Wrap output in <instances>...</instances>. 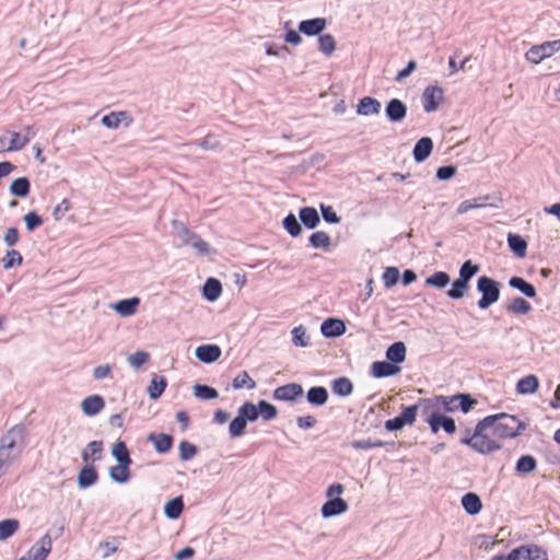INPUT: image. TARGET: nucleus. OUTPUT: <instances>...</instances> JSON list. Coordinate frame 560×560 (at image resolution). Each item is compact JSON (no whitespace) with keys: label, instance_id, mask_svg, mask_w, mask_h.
<instances>
[{"label":"nucleus","instance_id":"15","mask_svg":"<svg viewBox=\"0 0 560 560\" xmlns=\"http://www.w3.org/2000/svg\"><path fill=\"white\" fill-rule=\"evenodd\" d=\"M326 24L324 18L305 20L299 24V31L307 36H314L320 34L326 27Z\"/></svg>","mask_w":560,"mask_h":560},{"label":"nucleus","instance_id":"54","mask_svg":"<svg viewBox=\"0 0 560 560\" xmlns=\"http://www.w3.org/2000/svg\"><path fill=\"white\" fill-rule=\"evenodd\" d=\"M258 411L259 416H261V418L266 421L275 419L278 416L277 408L266 400H260L258 402Z\"/></svg>","mask_w":560,"mask_h":560},{"label":"nucleus","instance_id":"33","mask_svg":"<svg viewBox=\"0 0 560 560\" xmlns=\"http://www.w3.org/2000/svg\"><path fill=\"white\" fill-rule=\"evenodd\" d=\"M184 510V502L182 497L174 498L166 502L164 506L165 515L171 520H176L180 516Z\"/></svg>","mask_w":560,"mask_h":560},{"label":"nucleus","instance_id":"56","mask_svg":"<svg viewBox=\"0 0 560 560\" xmlns=\"http://www.w3.org/2000/svg\"><path fill=\"white\" fill-rule=\"evenodd\" d=\"M22 255L15 250V249H12V250H9L7 252L5 256L2 258V262H3V268L4 269H10L14 266H20L22 264Z\"/></svg>","mask_w":560,"mask_h":560},{"label":"nucleus","instance_id":"61","mask_svg":"<svg viewBox=\"0 0 560 560\" xmlns=\"http://www.w3.org/2000/svg\"><path fill=\"white\" fill-rule=\"evenodd\" d=\"M292 341L295 346L305 347L307 346V337L305 329L302 326L294 327L292 329Z\"/></svg>","mask_w":560,"mask_h":560},{"label":"nucleus","instance_id":"59","mask_svg":"<svg viewBox=\"0 0 560 560\" xmlns=\"http://www.w3.org/2000/svg\"><path fill=\"white\" fill-rule=\"evenodd\" d=\"M178 448H179V457L182 460H188V459L192 458L197 453V447L187 441H182L179 443Z\"/></svg>","mask_w":560,"mask_h":560},{"label":"nucleus","instance_id":"8","mask_svg":"<svg viewBox=\"0 0 560 560\" xmlns=\"http://www.w3.org/2000/svg\"><path fill=\"white\" fill-rule=\"evenodd\" d=\"M172 224L179 230L180 236L184 237L186 245L192 246L200 254H207L209 252V244L197 234L190 232L184 223L174 220Z\"/></svg>","mask_w":560,"mask_h":560},{"label":"nucleus","instance_id":"19","mask_svg":"<svg viewBox=\"0 0 560 560\" xmlns=\"http://www.w3.org/2000/svg\"><path fill=\"white\" fill-rule=\"evenodd\" d=\"M400 369L388 361H376L372 364V374L374 377H387L397 374Z\"/></svg>","mask_w":560,"mask_h":560},{"label":"nucleus","instance_id":"26","mask_svg":"<svg viewBox=\"0 0 560 560\" xmlns=\"http://www.w3.org/2000/svg\"><path fill=\"white\" fill-rule=\"evenodd\" d=\"M462 505L469 515H476L482 509L480 498L474 492H468L463 495Z\"/></svg>","mask_w":560,"mask_h":560},{"label":"nucleus","instance_id":"2","mask_svg":"<svg viewBox=\"0 0 560 560\" xmlns=\"http://www.w3.org/2000/svg\"><path fill=\"white\" fill-rule=\"evenodd\" d=\"M487 418H492V422L489 423V432L501 440L514 438L523 429L522 423L514 416L499 413Z\"/></svg>","mask_w":560,"mask_h":560},{"label":"nucleus","instance_id":"63","mask_svg":"<svg viewBox=\"0 0 560 560\" xmlns=\"http://www.w3.org/2000/svg\"><path fill=\"white\" fill-rule=\"evenodd\" d=\"M88 452L90 453L92 462L101 458L103 452V443L101 441H92L88 444Z\"/></svg>","mask_w":560,"mask_h":560},{"label":"nucleus","instance_id":"4","mask_svg":"<svg viewBox=\"0 0 560 560\" xmlns=\"http://www.w3.org/2000/svg\"><path fill=\"white\" fill-rule=\"evenodd\" d=\"M502 207V199L500 197L485 195L479 196L472 199L465 200L459 203L457 207L456 212L458 214L467 213L470 210L474 209H483V208H501Z\"/></svg>","mask_w":560,"mask_h":560},{"label":"nucleus","instance_id":"36","mask_svg":"<svg viewBox=\"0 0 560 560\" xmlns=\"http://www.w3.org/2000/svg\"><path fill=\"white\" fill-rule=\"evenodd\" d=\"M300 219L308 229H314L319 223V215L316 209L306 207L300 210Z\"/></svg>","mask_w":560,"mask_h":560},{"label":"nucleus","instance_id":"1","mask_svg":"<svg viewBox=\"0 0 560 560\" xmlns=\"http://www.w3.org/2000/svg\"><path fill=\"white\" fill-rule=\"evenodd\" d=\"M490 419L491 418H485L479 421L471 438H462L460 442L480 454H490L500 450L501 444L490 438L489 423L492 422Z\"/></svg>","mask_w":560,"mask_h":560},{"label":"nucleus","instance_id":"25","mask_svg":"<svg viewBox=\"0 0 560 560\" xmlns=\"http://www.w3.org/2000/svg\"><path fill=\"white\" fill-rule=\"evenodd\" d=\"M539 381L537 376L530 374L521 378L516 383V392L521 395L535 394L538 390Z\"/></svg>","mask_w":560,"mask_h":560},{"label":"nucleus","instance_id":"35","mask_svg":"<svg viewBox=\"0 0 560 560\" xmlns=\"http://www.w3.org/2000/svg\"><path fill=\"white\" fill-rule=\"evenodd\" d=\"M509 284L512 288L521 291L523 294H525L528 298H535L536 296V289L534 288V285H532L530 283H528L527 281H525L521 277H512L509 280Z\"/></svg>","mask_w":560,"mask_h":560},{"label":"nucleus","instance_id":"38","mask_svg":"<svg viewBox=\"0 0 560 560\" xmlns=\"http://www.w3.org/2000/svg\"><path fill=\"white\" fill-rule=\"evenodd\" d=\"M310 243L315 248L328 250L331 245V238L325 231H317L310 236Z\"/></svg>","mask_w":560,"mask_h":560},{"label":"nucleus","instance_id":"47","mask_svg":"<svg viewBox=\"0 0 560 560\" xmlns=\"http://www.w3.org/2000/svg\"><path fill=\"white\" fill-rule=\"evenodd\" d=\"M318 43L319 50L326 56H331L336 50V42L334 36L330 34L320 35L318 38Z\"/></svg>","mask_w":560,"mask_h":560},{"label":"nucleus","instance_id":"52","mask_svg":"<svg viewBox=\"0 0 560 560\" xmlns=\"http://www.w3.org/2000/svg\"><path fill=\"white\" fill-rule=\"evenodd\" d=\"M10 137L9 149H11V151L22 150L30 142V137L27 135L22 136L16 131H12Z\"/></svg>","mask_w":560,"mask_h":560},{"label":"nucleus","instance_id":"22","mask_svg":"<svg viewBox=\"0 0 560 560\" xmlns=\"http://www.w3.org/2000/svg\"><path fill=\"white\" fill-rule=\"evenodd\" d=\"M380 110L381 103L376 98L370 96L361 98L357 106V113L363 116L376 115Z\"/></svg>","mask_w":560,"mask_h":560},{"label":"nucleus","instance_id":"44","mask_svg":"<svg viewBox=\"0 0 560 560\" xmlns=\"http://www.w3.org/2000/svg\"><path fill=\"white\" fill-rule=\"evenodd\" d=\"M20 523L14 518H7L0 522V540L11 537L18 529Z\"/></svg>","mask_w":560,"mask_h":560},{"label":"nucleus","instance_id":"46","mask_svg":"<svg viewBox=\"0 0 560 560\" xmlns=\"http://www.w3.org/2000/svg\"><path fill=\"white\" fill-rule=\"evenodd\" d=\"M232 385L234 389H241L244 387L253 389L256 387V382L249 376V374L246 371H243L234 377Z\"/></svg>","mask_w":560,"mask_h":560},{"label":"nucleus","instance_id":"51","mask_svg":"<svg viewBox=\"0 0 560 560\" xmlns=\"http://www.w3.org/2000/svg\"><path fill=\"white\" fill-rule=\"evenodd\" d=\"M113 455L117 459L118 463H129L131 464V458L129 456V451L126 444L122 441H118L113 446Z\"/></svg>","mask_w":560,"mask_h":560},{"label":"nucleus","instance_id":"5","mask_svg":"<svg viewBox=\"0 0 560 560\" xmlns=\"http://www.w3.org/2000/svg\"><path fill=\"white\" fill-rule=\"evenodd\" d=\"M558 50H560V39L546 42L538 46H533L528 49L525 57L529 62L537 65L545 58L552 56Z\"/></svg>","mask_w":560,"mask_h":560},{"label":"nucleus","instance_id":"43","mask_svg":"<svg viewBox=\"0 0 560 560\" xmlns=\"http://www.w3.org/2000/svg\"><path fill=\"white\" fill-rule=\"evenodd\" d=\"M353 385L347 377H339L332 382V392L339 396H348L352 393Z\"/></svg>","mask_w":560,"mask_h":560},{"label":"nucleus","instance_id":"60","mask_svg":"<svg viewBox=\"0 0 560 560\" xmlns=\"http://www.w3.org/2000/svg\"><path fill=\"white\" fill-rule=\"evenodd\" d=\"M399 279V270L395 267H388L383 273V281L386 288H390L397 283Z\"/></svg>","mask_w":560,"mask_h":560},{"label":"nucleus","instance_id":"45","mask_svg":"<svg viewBox=\"0 0 560 560\" xmlns=\"http://www.w3.org/2000/svg\"><path fill=\"white\" fill-rule=\"evenodd\" d=\"M451 281L450 276L444 271H436L431 277H428L425 279V284L443 289L445 288Z\"/></svg>","mask_w":560,"mask_h":560},{"label":"nucleus","instance_id":"48","mask_svg":"<svg viewBox=\"0 0 560 560\" xmlns=\"http://www.w3.org/2000/svg\"><path fill=\"white\" fill-rule=\"evenodd\" d=\"M508 310L514 314H527L532 310V305L529 302L524 300L523 298H515L512 300L511 304L508 306Z\"/></svg>","mask_w":560,"mask_h":560},{"label":"nucleus","instance_id":"7","mask_svg":"<svg viewBox=\"0 0 560 560\" xmlns=\"http://www.w3.org/2000/svg\"><path fill=\"white\" fill-rule=\"evenodd\" d=\"M505 560H548L547 553L537 546H521L513 549Z\"/></svg>","mask_w":560,"mask_h":560},{"label":"nucleus","instance_id":"16","mask_svg":"<svg viewBox=\"0 0 560 560\" xmlns=\"http://www.w3.org/2000/svg\"><path fill=\"white\" fill-rule=\"evenodd\" d=\"M320 330L326 337H339L345 334L346 325L341 319L327 318L322 324Z\"/></svg>","mask_w":560,"mask_h":560},{"label":"nucleus","instance_id":"27","mask_svg":"<svg viewBox=\"0 0 560 560\" xmlns=\"http://www.w3.org/2000/svg\"><path fill=\"white\" fill-rule=\"evenodd\" d=\"M508 244L511 250L518 257L523 258L526 255L527 242L521 235L508 234Z\"/></svg>","mask_w":560,"mask_h":560},{"label":"nucleus","instance_id":"17","mask_svg":"<svg viewBox=\"0 0 560 560\" xmlns=\"http://www.w3.org/2000/svg\"><path fill=\"white\" fill-rule=\"evenodd\" d=\"M348 510L347 502L341 498H335L328 500L323 506H322V515L324 517H331L335 515H339Z\"/></svg>","mask_w":560,"mask_h":560},{"label":"nucleus","instance_id":"39","mask_svg":"<svg viewBox=\"0 0 560 560\" xmlns=\"http://www.w3.org/2000/svg\"><path fill=\"white\" fill-rule=\"evenodd\" d=\"M537 467V463L534 456L523 455L516 463L515 470L521 475H527L533 472Z\"/></svg>","mask_w":560,"mask_h":560},{"label":"nucleus","instance_id":"10","mask_svg":"<svg viewBox=\"0 0 560 560\" xmlns=\"http://www.w3.org/2000/svg\"><path fill=\"white\" fill-rule=\"evenodd\" d=\"M417 410V405L406 407L399 416L385 421V429L388 431H396L407 424L413 423L416 421Z\"/></svg>","mask_w":560,"mask_h":560},{"label":"nucleus","instance_id":"34","mask_svg":"<svg viewBox=\"0 0 560 560\" xmlns=\"http://www.w3.org/2000/svg\"><path fill=\"white\" fill-rule=\"evenodd\" d=\"M469 290V282L463 280L462 278H457L452 288L447 291V296L453 300L463 299Z\"/></svg>","mask_w":560,"mask_h":560},{"label":"nucleus","instance_id":"9","mask_svg":"<svg viewBox=\"0 0 560 560\" xmlns=\"http://www.w3.org/2000/svg\"><path fill=\"white\" fill-rule=\"evenodd\" d=\"M417 410V405L406 407L399 416L385 421V429L388 431H396L407 424L413 423L416 421Z\"/></svg>","mask_w":560,"mask_h":560},{"label":"nucleus","instance_id":"18","mask_svg":"<svg viewBox=\"0 0 560 560\" xmlns=\"http://www.w3.org/2000/svg\"><path fill=\"white\" fill-rule=\"evenodd\" d=\"M221 355V349L217 345H205L199 346L196 349V357L206 363H212L217 361Z\"/></svg>","mask_w":560,"mask_h":560},{"label":"nucleus","instance_id":"40","mask_svg":"<svg viewBox=\"0 0 560 560\" xmlns=\"http://www.w3.org/2000/svg\"><path fill=\"white\" fill-rule=\"evenodd\" d=\"M23 438V431L19 428H12L7 435L2 439V448L0 451L3 452V448L12 450L15 447L19 441Z\"/></svg>","mask_w":560,"mask_h":560},{"label":"nucleus","instance_id":"11","mask_svg":"<svg viewBox=\"0 0 560 560\" xmlns=\"http://www.w3.org/2000/svg\"><path fill=\"white\" fill-rule=\"evenodd\" d=\"M417 410V405L406 407L399 416L385 421V429L388 431H396L407 424L413 423L416 421Z\"/></svg>","mask_w":560,"mask_h":560},{"label":"nucleus","instance_id":"13","mask_svg":"<svg viewBox=\"0 0 560 560\" xmlns=\"http://www.w3.org/2000/svg\"><path fill=\"white\" fill-rule=\"evenodd\" d=\"M303 394V388L300 384L290 383L279 386L273 392V398L277 400L291 401L296 399Z\"/></svg>","mask_w":560,"mask_h":560},{"label":"nucleus","instance_id":"55","mask_svg":"<svg viewBox=\"0 0 560 560\" xmlns=\"http://www.w3.org/2000/svg\"><path fill=\"white\" fill-rule=\"evenodd\" d=\"M194 393L197 397L201 399H215L219 396L217 389H214L213 387L200 384L194 386Z\"/></svg>","mask_w":560,"mask_h":560},{"label":"nucleus","instance_id":"21","mask_svg":"<svg viewBox=\"0 0 560 560\" xmlns=\"http://www.w3.org/2000/svg\"><path fill=\"white\" fill-rule=\"evenodd\" d=\"M406 113L407 108L405 104L397 98L389 101L386 106V116L392 121L402 120L406 116Z\"/></svg>","mask_w":560,"mask_h":560},{"label":"nucleus","instance_id":"37","mask_svg":"<svg viewBox=\"0 0 560 560\" xmlns=\"http://www.w3.org/2000/svg\"><path fill=\"white\" fill-rule=\"evenodd\" d=\"M222 292V285L219 280L210 278L207 280L203 287V295L209 301H215Z\"/></svg>","mask_w":560,"mask_h":560},{"label":"nucleus","instance_id":"29","mask_svg":"<svg viewBox=\"0 0 560 560\" xmlns=\"http://www.w3.org/2000/svg\"><path fill=\"white\" fill-rule=\"evenodd\" d=\"M130 464L129 463H118L117 465L110 467L109 476L110 478L119 483L127 482L130 477Z\"/></svg>","mask_w":560,"mask_h":560},{"label":"nucleus","instance_id":"57","mask_svg":"<svg viewBox=\"0 0 560 560\" xmlns=\"http://www.w3.org/2000/svg\"><path fill=\"white\" fill-rule=\"evenodd\" d=\"M284 229L294 237L301 234L302 228L293 214H289L283 220Z\"/></svg>","mask_w":560,"mask_h":560},{"label":"nucleus","instance_id":"31","mask_svg":"<svg viewBox=\"0 0 560 560\" xmlns=\"http://www.w3.org/2000/svg\"><path fill=\"white\" fill-rule=\"evenodd\" d=\"M406 347L404 342L397 341L393 343L386 351V358L389 362L397 364L405 360Z\"/></svg>","mask_w":560,"mask_h":560},{"label":"nucleus","instance_id":"32","mask_svg":"<svg viewBox=\"0 0 560 560\" xmlns=\"http://www.w3.org/2000/svg\"><path fill=\"white\" fill-rule=\"evenodd\" d=\"M306 397L310 404L323 406L328 400V392L325 387L316 386L308 389Z\"/></svg>","mask_w":560,"mask_h":560},{"label":"nucleus","instance_id":"58","mask_svg":"<svg viewBox=\"0 0 560 560\" xmlns=\"http://www.w3.org/2000/svg\"><path fill=\"white\" fill-rule=\"evenodd\" d=\"M459 401V405L458 407L460 408V410L463 412H468L471 407L476 404V400L472 399L469 395L467 394H459V395H455L453 397H451V401Z\"/></svg>","mask_w":560,"mask_h":560},{"label":"nucleus","instance_id":"14","mask_svg":"<svg viewBox=\"0 0 560 560\" xmlns=\"http://www.w3.org/2000/svg\"><path fill=\"white\" fill-rule=\"evenodd\" d=\"M428 422L431 427L432 432L436 433L440 428H443L444 431L448 434H452L456 431L455 421L452 418L445 417L440 413H432Z\"/></svg>","mask_w":560,"mask_h":560},{"label":"nucleus","instance_id":"12","mask_svg":"<svg viewBox=\"0 0 560 560\" xmlns=\"http://www.w3.org/2000/svg\"><path fill=\"white\" fill-rule=\"evenodd\" d=\"M51 550V538L48 534L44 535L35 546H33L26 557L20 560H45Z\"/></svg>","mask_w":560,"mask_h":560},{"label":"nucleus","instance_id":"41","mask_svg":"<svg viewBox=\"0 0 560 560\" xmlns=\"http://www.w3.org/2000/svg\"><path fill=\"white\" fill-rule=\"evenodd\" d=\"M165 387H166V380L163 376H161V377L154 376L151 380L150 385L148 386V394H149L150 398L158 399L165 390Z\"/></svg>","mask_w":560,"mask_h":560},{"label":"nucleus","instance_id":"24","mask_svg":"<svg viewBox=\"0 0 560 560\" xmlns=\"http://www.w3.org/2000/svg\"><path fill=\"white\" fill-rule=\"evenodd\" d=\"M148 440L153 443L158 453H167L173 445V438L165 433H151L149 434Z\"/></svg>","mask_w":560,"mask_h":560},{"label":"nucleus","instance_id":"62","mask_svg":"<svg viewBox=\"0 0 560 560\" xmlns=\"http://www.w3.org/2000/svg\"><path fill=\"white\" fill-rule=\"evenodd\" d=\"M150 355L144 351H137L128 358L130 365L135 369H139L149 360Z\"/></svg>","mask_w":560,"mask_h":560},{"label":"nucleus","instance_id":"42","mask_svg":"<svg viewBox=\"0 0 560 560\" xmlns=\"http://www.w3.org/2000/svg\"><path fill=\"white\" fill-rule=\"evenodd\" d=\"M10 191L16 197H26L30 192V182L26 177H20L11 183Z\"/></svg>","mask_w":560,"mask_h":560},{"label":"nucleus","instance_id":"30","mask_svg":"<svg viewBox=\"0 0 560 560\" xmlns=\"http://www.w3.org/2000/svg\"><path fill=\"white\" fill-rule=\"evenodd\" d=\"M126 119H128L127 125L132 120L126 112H112L103 116L102 124L107 128L116 129L119 127L120 122Z\"/></svg>","mask_w":560,"mask_h":560},{"label":"nucleus","instance_id":"3","mask_svg":"<svg viewBox=\"0 0 560 560\" xmlns=\"http://www.w3.org/2000/svg\"><path fill=\"white\" fill-rule=\"evenodd\" d=\"M477 290L481 293V299L478 301L481 310H487L500 299V283L487 276H481L477 280Z\"/></svg>","mask_w":560,"mask_h":560},{"label":"nucleus","instance_id":"53","mask_svg":"<svg viewBox=\"0 0 560 560\" xmlns=\"http://www.w3.org/2000/svg\"><path fill=\"white\" fill-rule=\"evenodd\" d=\"M247 421L242 416H237L235 419H233L230 423L229 431L230 435L232 438L241 436L246 429Z\"/></svg>","mask_w":560,"mask_h":560},{"label":"nucleus","instance_id":"64","mask_svg":"<svg viewBox=\"0 0 560 560\" xmlns=\"http://www.w3.org/2000/svg\"><path fill=\"white\" fill-rule=\"evenodd\" d=\"M24 221L28 231H33L43 223L42 218L33 211L24 215Z\"/></svg>","mask_w":560,"mask_h":560},{"label":"nucleus","instance_id":"50","mask_svg":"<svg viewBox=\"0 0 560 560\" xmlns=\"http://www.w3.org/2000/svg\"><path fill=\"white\" fill-rule=\"evenodd\" d=\"M479 265L474 264L471 260H466L459 269L458 277L469 282L471 278L479 272Z\"/></svg>","mask_w":560,"mask_h":560},{"label":"nucleus","instance_id":"49","mask_svg":"<svg viewBox=\"0 0 560 560\" xmlns=\"http://www.w3.org/2000/svg\"><path fill=\"white\" fill-rule=\"evenodd\" d=\"M238 415L245 418L246 421H255L259 417L258 405L245 402L238 409Z\"/></svg>","mask_w":560,"mask_h":560},{"label":"nucleus","instance_id":"23","mask_svg":"<svg viewBox=\"0 0 560 560\" xmlns=\"http://www.w3.org/2000/svg\"><path fill=\"white\" fill-rule=\"evenodd\" d=\"M140 300L138 298L120 300L114 304L113 308L124 317L131 316L137 312Z\"/></svg>","mask_w":560,"mask_h":560},{"label":"nucleus","instance_id":"28","mask_svg":"<svg viewBox=\"0 0 560 560\" xmlns=\"http://www.w3.org/2000/svg\"><path fill=\"white\" fill-rule=\"evenodd\" d=\"M97 481V472L93 465H86L78 475V483L80 488H88Z\"/></svg>","mask_w":560,"mask_h":560},{"label":"nucleus","instance_id":"6","mask_svg":"<svg viewBox=\"0 0 560 560\" xmlns=\"http://www.w3.org/2000/svg\"><path fill=\"white\" fill-rule=\"evenodd\" d=\"M444 101V91L438 85L427 86L422 92V106L427 113L438 110Z\"/></svg>","mask_w":560,"mask_h":560},{"label":"nucleus","instance_id":"20","mask_svg":"<svg viewBox=\"0 0 560 560\" xmlns=\"http://www.w3.org/2000/svg\"><path fill=\"white\" fill-rule=\"evenodd\" d=\"M105 406L104 399L98 395H92L83 399L81 407L86 416L97 415Z\"/></svg>","mask_w":560,"mask_h":560}]
</instances>
